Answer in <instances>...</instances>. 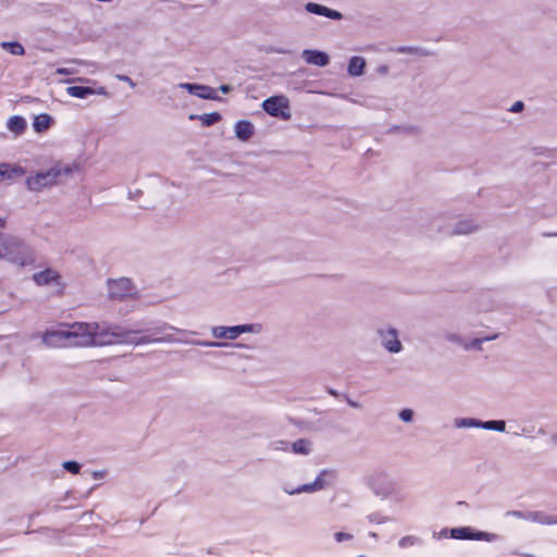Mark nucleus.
Returning a JSON list of instances; mask_svg holds the SVG:
<instances>
[{
  "instance_id": "nucleus-1",
  "label": "nucleus",
  "mask_w": 557,
  "mask_h": 557,
  "mask_svg": "<svg viewBox=\"0 0 557 557\" xmlns=\"http://www.w3.org/2000/svg\"><path fill=\"white\" fill-rule=\"evenodd\" d=\"M166 330L176 332H184L168 323H162L159 326H146L141 330H129L119 324L103 323L102 327V346L129 344V345H145L152 343H175L178 342L171 334H164Z\"/></svg>"
},
{
  "instance_id": "nucleus-2",
  "label": "nucleus",
  "mask_w": 557,
  "mask_h": 557,
  "mask_svg": "<svg viewBox=\"0 0 557 557\" xmlns=\"http://www.w3.org/2000/svg\"><path fill=\"white\" fill-rule=\"evenodd\" d=\"M103 323L74 322L42 335V343L49 347L102 346Z\"/></svg>"
},
{
  "instance_id": "nucleus-3",
  "label": "nucleus",
  "mask_w": 557,
  "mask_h": 557,
  "mask_svg": "<svg viewBox=\"0 0 557 557\" xmlns=\"http://www.w3.org/2000/svg\"><path fill=\"white\" fill-rule=\"evenodd\" d=\"M0 259L17 267H27L35 262L33 249L21 238L0 232Z\"/></svg>"
},
{
  "instance_id": "nucleus-4",
  "label": "nucleus",
  "mask_w": 557,
  "mask_h": 557,
  "mask_svg": "<svg viewBox=\"0 0 557 557\" xmlns=\"http://www.w3.org/2000/svg\"><path fill=\"white\" fill-rule=\"evenodd\" d=\"M335 474L333 470L323 469L319 472L315 480L311 483L299 485L295 488L287 486L283 487V491L288 495H298L301 493H314L326 488L333 484Z\"/></svg>"
},
{
  "instance_id": "nucleus-5",
  "label": "nucleus",
  "mask_w": 557,
  "mask_h": 557,
  "mask_svg": "<svg viewBox=\"0 0 557 557\" xmlns=\"http://www.w3.org/2000/svg\"><path fill=\"white\" fill-rule=\"evenodd\" d=\"M261 325L256 323L239 324L233 326L218 325L211 329V334L216 339H237L244 333H259Z\"/></svg>"
},
{
  "instance_id": "nucleus-6",
  "label": "nucleus",
  "mask_w": 557,
  "mask_h": 557,
  "mask_svg": "<svg viewBox=\"0 0 557 557\" xmlns=\"http://www.w3.org/2000/svg\"><path fill=\"white\" fill-rule=\"evenodd\" d=\"M367 485L372 493L381 499H386L394 494L395 483L384 472H374L367 478Z\"/></svg>"
},
{
  "instance_id": "nucleus-7",
  "label": "nucleus",
  "mask_w": 557,
  "mask_h": 557,
  "mask_svg": "<svg viewBox=\"0 0 557 557\" xmlns=\"http://www.w3.org/2000/svg\"><path fill=\"white\" fill-rule=\"evenodd\" d=\"M262 109L273 117H280L284 121L290 119L289 101L284 96H272L263 100Z\"/></svg>"
},
{
  "instance_id": "nucleus-8",
  "label": "nucleus",
  "mask_w": 557,
  "mask_h": 557,
  "mask_svg": "<svg viewBox=\"0 0 557 557\" xmlns=\"http://www.w3.org/2000/svg\"><path fill=\"white\" fill-rule=\"evenodd\" d=\"M449 537L454 540H474L494 542L499 539V535L496 533H490L485 531H476L471 527H460L450 529Z\"/></svg>"
},
{
  "instance_id": "nucleus-9",
  "label": "nucleus",
  "mask_w": 557,
  "mask_h": 557,
  "mask_svg": "<svg viewBox=\"0 0 557 557\" xmlns=\"http://www.w3.org/2000/svg\"><path fill=\"white\" fill-rule=\"evenodd\" d=\"M60 172L55 169L37 172L26 178V186L32 191H39L57 182Z\"/></svg>"
},
{
  "instance_id": "nucleus-10",
  "label": "nucleus",
  "mask_w": 557,
  "mask_h": 557,
  "mask_svg": "<svg viewBox=\"0 0 557 557\" xmlns=\"http://www.w3.org/2000/svg\"><path fill=\"white\" fill-rule=\"evenodd\" d=\"M376 334L381 345L391 354H399L403 350V344L399 341V333L393 326L379 327Z\"/></svg>"
},
{
  "instance_id": "nucleus-11",
  "label": "nucleus",
  "mask_w": 557,
  "mask_h": 557,
  "mask_svg": "<svg viewBox=\"0 0 557 557\" xmlns=\"http://www.w3.org/2000/svg\"><path fill=\"white\" fill-rule=\"evenodd\" d=\"M108 289L111 298L120 300L132 297L136 294V289L132 281L126 277L109 281Z\"/></svg>"
},
{
  "instance_id": "nucleus-12",
  "label": "nucleus",
  "mask_w": 557,
  "mask_h": 557,
  "mask_svg": "<svg viewBox=\"0 0 557 557\" xmlns=\"http://www.w3.org/2000/svg\"><path fill=\"white\" fill-rule=\"evenodd\" d=\"M177 88L187 90L190 95L206 100H221L216 90L208 85L194 84V83H180Z\"/></svg>"
},
{
  "instance_id": "nucleus-13",
  "label": "nucleus",
  "mask_w": 557,
  "mask_h": 557,
  "mask_svg": "<svg viewBox=\"0 0 557 557\" xmlns=\"http://www.w3.org/2000/svg\"><path fill=\"white\" fill-rule=\"evenodd\" d=\"M66 94L73 98L86 99L92 95L107 96L108 91L104 87L92 88L89 86H70L66 88Z\"/></svg>"
},
{
  "instance_id": "nucleus-14",
  "label": "nucleus",
  "mask_w": 557,
  "mask_h": 557,
  "mask_svg": "<svg viewBox=\"0 0 557 557\" xmlns=\"http://www.w3.org/2000/svg\"><path fill=\"white\" fill-rule=\"evenodd\" d=\"M496 337H497V335L495 334V335H492V336H486V337H483V338H474V339H472L470 342H466L458 334L449 333V334L446 335V339L447 341H449L451 343H457V344L461 345L467 350H470V349L480 350L482 348V344L484 342L495 339Z\"/></svg>"
},
{
  "instance_id": "nucleus-15",
  "label": "nucleus",
  "mask_w": 557,
  "mask_h": 557,
  "mask_svg": "<svg viewBox=\"0 0 557 557\" xmlns=\"http://www.w3.org/2000/svg\"><path fill=\"white\" fill-rule=\"evenodd\" d=\"M301 55L308 64L326 66L330 63L329 54L320 50L305 49Z\"/></svg>"
},
{
  "instance_id": "nucleus-16",
  "label": "nucleus",
  "mask_w": 557,
  "mask_h": 557,
  "mask_svg": "<svg viewBox=\"0 0 557 557\" xmlns=\"http://www.w3.org/2000/svg\"><path fill=\"white\" fill-rule=\"evenodd\" d=\"M305 9H306L307 12H309L311 14L325 16V17L331 18V20L338 21V20L342 18V13L341 12H338L336 10H333V9H330V8L325 7V5L315 3V2H308L305 5Z\"/></svg>"
},
{
  "instance_id": "nucleus-17",
  "label": "nucleus",
  "mask_w": 557,
  "mask_h": 557,
  "mask_svg": "<svg viewBox=\"0 0 557 557\" xmlns=\"http://www.w3.org/2000/svg\"><path fill=\"white\" fill-rule=\"evenodd\" d=\"M34 282L39 286L59 283L60 275L52 269H46L33 275Z\"/></svg>"
},
{
  "instance_id": "nucleus-18",
  "label": "nucleus",
  "mask_w": 557,
  "mask_h": 557,
  "mask_svg": "<svg viewBox=\"0 0 557 557\" xmlns=\"http://www.w3.org/2000/svg\"><path fill=\"white\" fill-rule=\"evenodd\" d=\"M253 125L251 122L240 120L235 124V135L242 141H247L253 135Z\"/></svg>"
},
{
  "instance_id": "nucleus-19",
  "label": "nucleus",
  "mask_w": 557,
  "mask_h": 557,
  "mask_svg": "<svg viewBox=\"0 0 557 557\" xmlns=\"http://www.w3.org/2000/svg\"><path fill=\"white\" fill-rule=\"evenodd\" d=\"M1 172H3V181L23 176L26 171L17 164L1 163Z\"/></svg>"
},
{
  "instance_id": "nucleus-20",
  "label": "nucleus",
  "mask_w": 557,
  "mask_h": 557,
  "mask_svg": "<svg viewBox=\"0 0 557 557\" xmlns=\"http://www.w3.org/2000/svg\"><path fill=\"white\" fill-rule=\"evenodd\" d=\"M529 521L536 522L540 524H557V516L548 515L544 511H529Z\"/></svg>"
},
{
  "instance_id": "nucleus-21",
  "label": "nucleus",
  "mask_w": 557,
  "mask_h": 557,
  "mask_svg": "<svg viewBox=\"0 0 557 557\" xmlns=\"http://www.w3.org/2000/svg\"><path fill=\"white\" fill-rule=\"evenodd\" d=\"M478 230V224L472 220L459 221L454 225L451 234L454 235H467Z\"/></svg>"
},
{
  "instance_id": "nucleus-22",
  "label": "nucleus",
  "mask_w": 557,
  "mask_h": 557,
  "mask_svg": "<svg viewBox=\"0 0 557 557\" xmlns=\"http://www.w3.org/2000/svg\"><path fill=\"white\" fill-rule=\"evenodd\" d=\"M366 60L362 57H351L348 63V74L350 76H360L363 74Z\"/></svg>"
},
{
  "instance_id": "nucleus-23",
  "label": "nucleus",
  "mask_w": 557,
  "mask_h": 557,
  "mask_svg": "<svg viewBox=\"0 0 557 557\" xmlns=\"http://www.w3.org/2000/svg\"><path fill=\"white\" fill-rule=\"evenodd\" d=\"M292 451L296 455L308 456L312 451V442L307 438H299L292 444Z\"/></svg>"
},
{
  "instance_id": "nucleus-24",
  "label": "nucleus",
  "mask_w": 557,
  "mask_h": 557,
  "mask_svg": "<svg viewBox=\"0 0 557 557\" xmlns=\"http://www.w3.org/2000/svg\"><path fill=\"white\" fill-rule=\"evenodd\" d=\"M51 123L52 117L49 114L42 113L35 116L33 127L35 132L42 133L50 127Z\"/></svg>"
},
{
  "instance_id": "nucleus-25",
  "label": "nucleus",
  "mask_w": 557,
  "mask_h": 557,
  "mask_svg": "<svg viewBox=\"0 0 557 557\" xmlns=\"http://www.w3.org/2000/svg\"><path fill=\"white\" fill-rule=\"evenodd\" d=\"M26 120L20 115H13L8 121V128L15 134H22L26 128Z\"/></svg>"
},
{
  "instance_id": "nucleus-26",
  "label": "nucleus",
  "mask_w": 557,
  "mask_h": 557,
  "mask_svg": "<svg viewBox=\"0 0 557 557\" xmlns=\"http://www.w3.org/2000/svg\"><path fill=\"white\" fill-rule=\"evenodd\" d=\"M0 47L13 55H23L25 49L18 41H2Z\"/></svg>"
},
{
  "instance_id": "nucleus-27",
  "label": "nucleus",
  "mask_w": 557,
  "mask_h": 557,
  "mask_svg": "<svg viewBox=\"0 0 557 557\" xmlns=\"http://www.w3.org/2000/svg\"><path fill=\"white\" fill-rule=\"evenodd\" d=\"M480 429L505 432L506 422L504 420L481 421Z\"/></svg>"
},
{
  "instance_id": "nucleus-28",
  "label": "nucleus",
  "mask_w": 557,
  "mask_h": 557,
  "mask_svg": "<svg viewBox=\"0 0 557 557\" xmlns=\"http://www.w3.org/2000/svg\"><path fill=\"white\" fill-rule=\"evenodd\" d=\"M454 424L458 429H467V428L480 429L481 420H478L474 418H457V419H455Z\"/></svg>"
},
{
  "instance_id": "nucleus-29",
  "label": "nucleus",
  "mask_w": 557,
  "mask_h": 557,
  "mask_svg": "<svg viewBox=\"0 0 557 557\" xmlns=\"http://www.w3.org/2000/svg\"><path fill=\"white\" fill-rule=\"evenodd\" d=\"M203 126H211L221 120V115L218 112L205 113L199 116Z\"/></svg>"
},
{
  "instance_id": "nucleus-30",
  "label": "nucleus",
  "mask_w": 557,
  "mask_h": 557,
  "mask_svg": "<svg viewBox=\"0 0 557 557\" xmlns=\"http://www.w3.org/2000/svg\"><path fill=\"white\" fill-rule=\"evenodd\" d=\"M420 543V540L417 537V536H413V535H406V536H403L399 541H398V546L400 548H407V547H411V546H414L417 544Z\"/></svg>"
},
{
  "instance_id": "nucleus-31",
  "label": "nucleus",
  "mask_w": 557,
  "mask_h": 557,
  "mask_svg": "<svg viewBox=\"0 0 557 557\" xmlns=\"http://www.w3.org/2000/svg\"><path fill=\"white\" fill-rule=\"evenodd\" d=\"M62 467L64 470H66L70 473L77 474L81 470V465L77 461L74 460H67L62 463Z\"/></svg>"
},
{
  "instance_id": "nucleus-32",
  "label": "nucleus",
  "mask_w": 557,
  "mask_h": 557,
  "mask_svg": "<svg viewBox=\"0 0 557 557\" xmlns=\"http://www.w3.org/2000/svg\"><path fill=\"white\" fill-rule=\"evenodd\" d=\"M194 344H196L198 346H202V347H220V348L231 346V344L227 342L197 341V342H194Z\"/></svg>"
},
{
  "instance_id": "nucleus-33",
  "label": "nucleus",
  "mask_w": 557,
  "mask_h": 557,
  "mask_svg": "<svg viewBox=\"0 0 557 557\" xmlns=\"http://www.w3.org/2000/svg\"><path fill=\"white\" fill-rule=\"evenodd\" d=\"M368 520L371 523L382 524V523H385L388 520V518L380 515L379 512H372L368 516Z\"/></svg>"
},
{
  "instance_id": "nucleus-34",
  "label": "nucleus",
  "mask_w": 557,
  "mask_h": 557,
  "mask_svg": "<svg viewBox=\"0 0 557 557\" xmlns=\"http://www.w3.org/2000/svg\"><path fill=\"white\" fill-rule=\"evenodd\" d=\"M398 417L404 422H411L413 419V411L411 409H403L399 411Z\"/></svg>"
},
{
  "instance_id": "nucleus-35",
  "label": "nucleus",
  "mask_w": 557,
  "mask_h": 557,
  "mask_svg": "<svg viewBox=\"0 0 557 557\" xmlns=\"http://www.w3.org/2000/svg\"><path fill=\"white\" fill-rule=\"evenodd\" d=\"M506 515L518 518V519L529 520V518H528L529 511L510 510V511H507Z\"/></svg>"
},
{
  "instance_id": "nucleus-36",
  "label": "nucleus",
  "mask_w": 557,
  "mask_h": 557,
  "mask_svg": "<svg viewBox=\"0 0 557 557\" xmlns=\"http://www.w3.org/2000/svg\"><path fill=\"white\" fill-rule=\"evenodd\" d=\"M334 539L336 540V542H344L351 540L352 535L346 532H336L334 534Z\"/></svg>"
},
{
  "instance_id": "nucleus-37",
  "label": "nucleus",
  "mask_w": 557,
  "mask_h": 557,
  "mask_svg": "<svg viewBox=\"0 0 557 557\" xmlns=\"http://www.w3.org/2000/svg\"><path fill=\"white\" fill-rule=\"evenodd\" d=\"M288 445H289L288 442H285V441H277V442L272 443V447L275 450H287Z\"/></svg>"
},
{
  "instance_id": "nucleus-38",
  "label": "nucleus",
  "mask_w": 557,
  "mask_h": 557,
  "mask_svg": "<svg viewBox=\"0 0 557 557\" xmlns=\"http://www.w3.org/2000/svg\"><path fill=\"white\" fill-rule=\"evenodd\" d=\"M55 73L59 75H72L76 73V70L72 67H58L55 70Z\"/></svg>"
},
{
  "instance_id": "nucleus-39",
  "label": "nucleus",
  "mask_w": 557,
  "mask_h": 557,
  "mask_svg": "<svg viewBox=\"0 0 557 557\" xmlns=\"http://www.w3.org/2000/svg\"><path fill=\"white\" fill-rule=\"evenodd\" d=\"M116 78L121 82L127 83L132 88L136 86L135 82L127 75L117 74Z\"/></svg>"
},
{
  "instance_id": "nucleus-40",
  "label": "nucleus",
  "mask_w": 557,
  "mask_h": 557,
  "mask_svg": "<svg viewBox=\"0 0 557 557\" xmlns=\"http://www.w3.org/2000/svg\"><path fill=\"white\" fill-rule=\"evenodd\" d=\"M524 108V103L522 101H516L511 108L509 109L510 112L512 113H518V112H521Z\"/></svg>"
},
{
  "instance_id": "nucleus-41",
  "label": "nucleus",
  "mask_w": 557,
  "mask_h": 557,
  "mask_svg": "<svg viewBox=\"0 0 557 557\" xmlns=\"http://www.w3.org/2000/svg\"><path fill=\"white\" fill-rule=\"evenodd\" d=\"M344 399L351 408H360V404L358 401L352 400L348 395H344Z\"/></svg>"
},
{
  "instance_id": "nucleus-42",
  "label": "nucleus",
  "mask_w": 557,
  "mask_h": 557,
  "mask_svg": "<svg viewBox=\"0 0 557 557\" xmlns=\"http://www.w3.org/2000/svg\"><path fill=\"white\" fill-rule=\"evenodd\" d=\"M223 94H228L233 87L231 85H221L219 88Z\"/></svg>"
},
{
  "instance_id": "nucleus-43",
  "label": "nucleus",
  "mask_w": 557,
  "mask_h": 557,
  "mask_svg": "<svg viewBox=\"0 0 557 557\" xmlns=\"http://www.w3.org/2000/svg\"><path fill=\"white\" fill-rule=\"evenodd\" d=\"M449 530L450 529H442L438 533V537H449Z\"/></svg>"
},
{
  "instance_id": "nucleus-44",
  "label": "nucleus",
  "mask_w": 557,
  "mask_h": 557,
  "mask_svg": "<svg viewBox=\"0 0 557 557\" xmlns=\"http://www.w3.org/2000/svg\"><path fill=\"white\" fill-rule=\"evenodd\" d=\"M269 51H270V52H274V53H281V54H283V53H286V52H287L286 50L281 49V48H271V49H269Z\"/></svg>"
},
{
  "instance_id": "nucleus-45",
  "label": "nucleus",
  "mask_w": 557,
  "mask_h": 557,
  "mask_svg": "<svg viewBox=\"0 0 557 557\" xmlns=\"http://www.w3.org/2000/svg\"><path fill=\"white\" fill-rule=\"evenodd\" d=\"M327 393L334 397H339V393L334 388H327Z\"/></svg>"
},
{
  "instance_id": "nucleus-46",
  "label": "nucleus",
  "mask_w": 557,
  "mask_h": 557,
  "mask_svg": "<svg viewBox=\"0 0 557 557\" xmlns=\"http://www.w3.org/2000/svg\"><path fill=\"white\" fill-rule=\"evenodd\" d=\"M39 515V512H33L28 516V519L29 521H33L37 516Z\"/></svg>"
},
{
  "instance_id": "nucleus-47",
  "label": "nucleus",
  "mask_w": 557,
  "mask_h": 557,
  "mask_svg": "<svg viewBox=\"0 0 557 557\" xmlns=\"http://www.w3.org/2000/svg\"><path fill=\"white\" fill-rule=\"evenodd\" d=\"M5 226V221L3 218L0 216V227H4Z\"/></svg>"
},
{
  "instance_id": "nucleus-48",
  "label": "nucleus",
  "mask_w": 557,
  "mask_h": 557,
  "mask_svg": "<svg viewBox=\"0 0 557 557\" xmlns=\"http://www.w3.org/2000/svg\"><path fill=\"white\" fill-rule=\"evenodd\" d=\"M75 81H78V82H89V79H86V78H83V77L76 78Z\"/></svg>"
},
{
  "instance_id": "nucleus-49",
  "label": "nucleus",
  "mask_w": 557,
  "mask_h": 557,
  "mask_svg": "<svg viewBox=\"0 0 557 557\" xmlns=\"http://www.w3.org/2000/svg\"><path fill=\"white\" fill-rule=\"evenodd\" d=\"M407 50H409V49H408V48H400V49H399V51H400V52H405V51H407Z\"/></svg>"
},
{
  "instance_id": "nucleus-50",
  "label": "nucleus",
  "mask_w": 557,
  "mask_h": 557,
  "mask_svg": "<svg viewBox=\"0 0 557 557\" xmlns=\"http://www.w3.org/2000/svg\"><path fill=\"white\" fill-rule=\"evenodd\" d=\"M71 62L72 63H82V61H78V60H72Z\"/></svg>"
},
{
  "instance_id": "nucleus-51",
  "label": "nucleus",
  "mask_w": 557,
  "mask_h": 557,
  "mask_svg": "<svg viewBox=\"0 0 557 557\" xmlns=\"http://www.w3.org/2000/svg\"><path fill=\"white\" fill-rule=\"evenodd\" d=\"M547 236H557V233L548 234Z\"/></svg>"
}]
</instances>
